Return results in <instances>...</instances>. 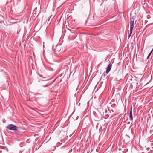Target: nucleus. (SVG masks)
I'll use <instances>...</instances> for the list:
<instances>
[{
    "mask_svg": "<svg viewBox=\"0 0 153 153\" xmlns=\"http://www.w3.org/2000/svg\"><path fill=\"white\" fill-rule=\"evenodd\" d=\"M6 149H7V151H8V149H7V148H6Z\"/></svg>",
    "mask_w": 153,
    "mask_h": 153,
    "instance_id": "11",
    "label": "nucleus"
},
{
    "mask_svg": "<svg viewBox=\"0 0 153 153\" xmlns=\"http://www.w3.org/2000/svg\"><path fill=\"white\" fill-rule=\"evenodd\" d=\"M37 94H39V95H42V94H38V93H36V95H37Z\"/></svg>",
    "mask_w": 153,
    "mask_h": 153,
    "instance_id": "8",
    "label": "nucleus"
},
{
    "mask_svg": "<svg viewBox=\"0 0 153 153\" xmlns=\"http://www.w3.org/2000/svg\"><path fill=\"white\" fill-rule=\"evenodd\" d=\"M151 52H150L148 55V56L147 58V59H148L151 54Z\"/></svg>",
    "mask_w": 153,
    "mask_h": 153,
    "instance_id": "6",
    "label": "nucleus"
},
{
    "mask_svg": "<svg viewBox=\"0 0 153 153\" xmlns=\"http://www.w3.org/2000/svg\"><path fill=\"white\" fill-rule=\"evenodd\" d=\"M43 78H46V77H43Z\"/></svg>",
    "mask_w": 153,
    "mask_h": 153,
    "instance_id": "12",
    "label": "nucleus"
},
{
    "mask_svg": "<svg viewBox=\"0 0 153 153\" xmlns=\"http://www.w3.org/2000/svg\"><path fill=\"white\" fill-rule=\"evenodd\" d=\"M48 85H44L43 86V87H47L48 86Z\"/></svg>",
    "mask_w": 153,
    "mask_h": 153,
    "instance_id": "7",
    "label": "nucleus"
},
{
    "mask_svg": "<svg viewBox=\"0 0 153 153\" xmlns=\"http://www.w3.org/2000/svg\"><path fill=\"white\" fill-rule=\"evenodd\" d=\"M112 65H111L110 64H109L107 67V68L106 69V73L107 74L108 73L110 70H111V68Z\"/></svg>",
    "mask_w": 153,
    "mask_h": 153,
    "instance_id": "3",
    "label": "nucleus"
},
{
    "mask_svg": "<svg viewBox=\"0 0 153 153\" xmlns=\"http://www.w3.org/2000/svg\"><path fill=\"white\" fill-rule=\"evenodd\" d=\"M0 153H1V152H0Z\"/></svg>",
    "mask_w": 153,
    "mask_h": 153,
    "instance_id": "15",
    "label": "nucleus"
},
{
    "mask_svg": "<svg viewBox=\"0 0 153 153\" xmlns=\"http://www.w3.org/2000/svg\"><path fill=\"white\" fill-rule=\"evenodd\" d=\"M53 48V46H52V49Z\"/></svg>",
    "mask_w": 153,
    "mask_h": 153,
    "instance_id": "13",
    "label": "nucleus"
},
{
    "mask_svg": "<svg viewBox=\"0 0 153 153\" xmlns=\"http://www.w3.org/2000/svg\"><path fill=\"white\" fill-rule=\"evenodd\" d=\"M153 51V49L151 50V52H151V53Z\"/></svg>",
    "mask_w": 153,
    "mask_h": 153,
    "instance_id": "9",
    "label": "nucleus"
},
{
    "mask_svg": "<svg viewBox=\"0 0 153 153\" xmlns=\"http://www.w3.org/2000/svg\"><path fill=\"white\" fill-rule=\"evenodd\" d=\"M41 77H42V75H40V76Z\"/></svg>",
    "mask_w": 153,
    "mask_h": 153,
    "instance_id": "14",
    "label": "nucleus"
},
{
    "mask_svg": "<svg viewBox=\"0 0 153 153\" xmlns=\"http://www.w3.org/2000/svg\"><path fill=\"white\" fill-rule=\"evenodd\" d=\"M44 80H44H43V79H42V81H46V80Z\"/></svg>",
    "mask_w": 153,
    "mask_h": 153,
    "instance_id": "10",
    "label": "nucleus"
},
{
    "mask_svg": "<svg viewBox=\"0 0 153 153\" xmlns=\"http://www.w3.org/2000/svg\"><path fill=\"white\" fill-rule=\"evenodd\" d=\"M134 18L133 17L130 18V29L133 30L134 28Z\"/></svg>",
    "mask_w": 153,
    "mask_h": 153,
    "instance_id": "2",
    "label": "nucleus"
},
{
    "mask_svg": "<svg viewBox=\"0 0 153 153\" xmlns=\"http://www.w3.org/2000/svg\"><path fill=\"white\" fill-rule=\"evenodd\" d=\"M129 119L130 120L132 121L133 120V116L132 112V108H131V111L129 113Z\"/></svg>",
    "mask_w": 153,
    "mask_h": 153,
    "instance_id": "4",
    "label": "nucleus"
},
{
    "mask_svg": "<svg viewBox=\"0 0 153 153\" xmlns=\"http://www.w3.org/2000/svg\"><path fill=\"white\" fill-rule=\"evenodd\" d=\"M8 129L10 130L17 131L18 128L16 126L13 124H9L6 127Z\"/></svg>",
    "mask_w": 153,
    "mask_h": 153,
    "instance_id": "1",
    "label": "nucleus"
},
{
    "mask_svg": "<svg viewBox=\"0 0 153 153\" xmlns=\"http://www.w3.org/2000/svg\"><path fill=\"white\" fill-rule=\"evenodd\" d=\"M133 30L130 29V32L129 35L128 36V38H129L131 35L132 32Z\"/></svg>",
    "mask_w": 153,
    "mask_h": 153,
    "instance_id": "5",
    "label": "nucleus"
}]
</instances>
